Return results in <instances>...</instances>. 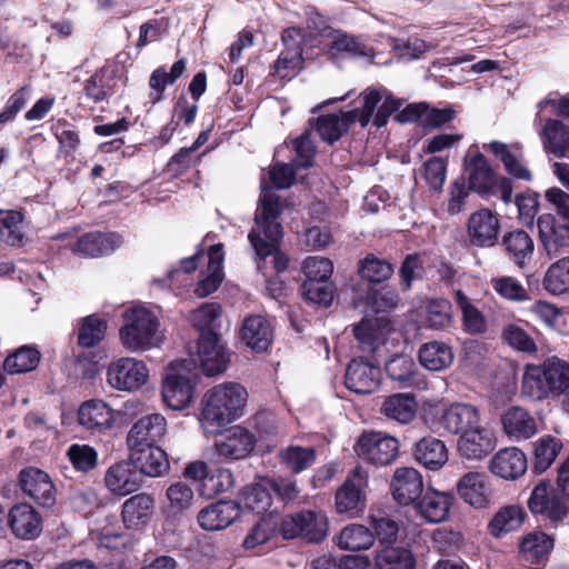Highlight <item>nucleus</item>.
<instances>
[{"label": "nucleus", "mask_w": 569, "mask_h": 569, "mask_svg": "<svg viewBox=\"0 0 569 569\" xmlns=\"http://www.w3.org/2000/svg\"><path fill=\"white\" fill-rule=\"evenodd\" d=\"M129 457L143 477H161L169 472L170 463L167 452L159 446H129Z\"/></svg>", "instance_id": "obj_24"}, {"label": "nucleus", "mask_w": 569, "mask_h": 569, "mask_svg": "<svg viewBox=\"0 0 569 569\" xmlns=\"http://www.w3.org/2000/svg\"><path fill=\"white\" fill-rule=\"evenodd\" d=\"M284 34L290 33L297 42V48L301 50L302 56L307 59H313L315 57L327 53V44L323 39H328V34L322 32L308 31L302 27H287L283 30Z\"/></svg>", "instance_id": "obj_45"}, {"label": "nucleus", "mask_w": 569, "mask_h": 569, "mask_svg": "<svg viewBox=\"0 0 569 569\" xmlns=\"http://www.w3.org/2000/svg\"><path fill=\"white\" fill-rule=\"evenodd\" d=\"M41 352L36 346L24 345L10 352L3 361V370L8 375L31 372L37 369Z\"/></svg>", "instance_id": "obj_43"}, {"label": "nucleus", "mask_w": 569, "mask_h": 569, "mask_svg": "<svg viewBox=\"0 0 569 569\" xmlns=\"http://www.w3.org/2000/svg\"><path fill=\"white\" fill-rule=\"evenodd\" d=\"M496 447V437L493 432L481 423L478 428H472L460 435L458 440V450L467 459H482L488 456Z\"/></svg>", "instance_id": "obj_32"}, {"label": "nucleus", "mask_w": 569, "mask_h": 569, "mask_svg": "<svg viewBox=\"0 0 569 569\" xmlns=\"http://www.w3.org/2000/svg\"><path fill=\"white\" fill-rule=\"evenodd\" d=\"M247 398V390L239 383L216 386L206 393L201 415L206 421L223 427L243 415Z\"/></svg>", "instance_id": "obj_4"}, {"label": "nucleus", "mask_w": 569, "mask_h": 569, "mask_svg": "<svg viewBox=\"0 0 569 569\" xmlns=\"http://www.w3.org/2000/svg\"><path fill=\"white\" fill-rule=\"evenodd\" d=\"M543 288L551 295L569 293V256L551 263L542 280Z\"/></svg>", "instance_id": "obj_59"}, {"label": "nucleus", "mask_w": 569, "mask_h": 569, "mask_svg": "<svg viewBox=\"0 0 569 569\" xmlns=\"http://www.w3.org/2000/svg\"><path fill=\"white\" fill-rule=\"evenodd\" d=\"M51 133L58 141V150L64 157H73L81 147L80 132L77 126L64 118L58 119L51 124Z\"/></svg>", "instance_id": "obj_48"}, {"label": "nucleus", "mask_w": 569, "mask_h": 569, "mask_svg": "<svg viewBox=\"0 0 569 569\" xmlns=\"http://www.w3.org/2000/svg\"><path fill=\"white\" fill-rule=\"evenodd\" d=\"M531 515L557 527L569 516V495L559 491L552 480L541 479L527 500Z\"/></svg>", "instance_id": "obj_6"}, {"label": "nucleus", "mask_w": 569, "mask_h": 569, "mask_svg": "<svg viewBox=\"0 0 569 569\" xmlns=\"http://www.w3.org/2000/svg\"><path fill=\"white\" fill-rule=\"evenodd\" d=\"M569 388V363L556 356L541 365H527L521 393L532 400H542L550 393L561 395Z\"/></svg>", "instance_id": "obj_3"}, {"label": "nucleus", "mask_w": 569, "mask_h": 569, "mask_svg": "<svg viewBox=\"0 0 569 569\" xmlns=\"http://www.w3.org/2000/svg\"><path fill=\"white\" fill-rule=\"evenodd\" d=\"M359 106L340 111V114H321L316 119V131L328 144L340 140L352 124L359 123L362 129L370 122L381 129L388 124L393 112L403 104V99L396 97L385 87H367L357 97Z\"/></svg>", "instance_id": "obj_1"}, {"label": "nucleus", "mask_w": 569, "mask_h": 569, "mask_svg": "<svg viewBox=\"0 0 569 569\" xmlns=\"http://www.w3.org/2000/svg\"><path fill=\"white\" fill-rule=\"evenodd\" d=\"M366 486L367 476L362 475L360 467H357L336 491V511L349 518L360 516L366 509V493L363 491Z\"/></svg>", "instance_id": "obj_10"}, {"label": "nucleus", "mask_w": 569, "mask_h": 569, "mask_svg": "<svg viewBox=\"0 0 569 569\" xmlns=\"http://www.w3.org/2000/svg\"><path fill=\"white\" fill-rule=\"evenodd\" d=\"M413 457L425 468L439 470L448 461V450L442 440L428 436L415 443Z\"/></svg>", "instance_id": "obj_40"}, {"label": "nucleus", "mask_w": 569, "mask_h": 569, "mask_svg": "<svg viewBox=\"0 0 569 569\" xmlns=\"http://www.w3.org/2000/svg\"><path fill=\"white\" fill-rule=\"evenodd\" d=\"M122 243V236L118 232L91 231L79 237L72 247V251L87 257L98 258L113 253Z\"/></svg>", "instance_id": "obj_25"}, {"label": "nucleus", "mask_w": 569, "mask_h": 569, "mask_svg": "<svg viewBox=\"0 0 569 569\" xmlns=\"http://www.w3.org/2000/svg\"><path fill=\"white\" fill-rule=\"evenodd\" d=\"M273 339V329L266 317L251 315L244 318L240 328L241 342L253 352L268 350Z\"/></svg>", "instance_id": "obj_29"}, {"label": "nucleus", "mask_w": 569, "mask_h": 569, "mask_svg": "<svg viewBox=\"0 0 569 569\" xmlns=\"http://www.w3.org/2000/svg\"><path fill=\"white\" fill-rule=\"evenodd\" d=\"M149 371L143 361L133 358H121L112 362L107 372L111 387L130 391L140 388L148 379Z\"/></svg>", "instance_id": "obj_14"}, {"label": "nucleus", "mask_w": 569, "mask_h": 569, "mask_svg": "<svg viewBox=\"0 0 569 569\" xmlns=\"http://www.w3.org/2000/svg\"><path fill=\"white\" fill-rule=\"evenodd\" d=\"M23 220L24 214L21 211L0 210V239L8 246H23Z\"/></svg>", "instance_id": "obj_50"}, {"label": "nucleus", "mask_w": 569, "mask_h": 569, "mask_svg": "<svg viewBox=\"0 0 569 569\" xmlns=\"http://www.w3.org/2000/svg\"><path fill=\"white\" fill-rule=\"evenodd\" d=\"M18 483L21 491L43 508H50L56 503L57 490L49 475L36 467H27L20 470Z\"/></svg>", "instance_id": "obj_12"}, {"label": "nucleus", "mask_w": 569, "mask_h": 569, "mask_svg": "<svg viewBox=\"0 0 569 569\" xmlns=\"http://www.w3.org/2000/svg\"><path fill=\"white\" fill-rule=\"evenodd\" d=\"M154 511V498L140 492L128 498L121 507V519L127 529L141 530L151 520Z\"/></svg>", "instance_id": "obj_30"}, {"label": "nucleus", "mask_w": 569, "mask_h": 569, "mask_svg": "<svg viewBox=\"0 0 569 569\" xmlns=\"http://www.w3.org/2000/svg\"><path fill=\"white\" fill-rule=\"evenodd\" d=\"M453 500L455 497L451 492L428 490L413 506L428 522L440 523L448 518Z\"/></svg>", "instance_id": "obj_34"}, {"label": "nucleus", "mask_w": 569, "mask_h": 569, "mask_svg": "<svg viewBox=\"0 0 569 569\" xmlns=\"http://www.w3.org/2000/svg\"><path fill=\"white\" fill-rule=\"evenodd\" d=\"M280 39L283 48L271 66L270 76L281 81H290L305 69L306 58L290 33L284 34L281 31Z\"/></svg>", "instance_id": "obj_18"}, {"label": "nucleus", "mask_w": 569, "mask_h": 569, "mask_svg": "<svg viewBox=\"0 0 569 569\" xmlns=\"http://www.w3.org/2000/svg\"><path fill=\"white\" fill-rule=\"evenodd\" d=\"M483 148L489 150L503 164L506 172L515 179L531 181V171L521 162V147L518 143L507 144L505 142L493 140Z\"/></svg>", "instance_id": "obj_31"}, {"label": "nucleus", "mask_w": 569, "mask_h": 569, "mask_svg": "<svg viewBox=\"0 0 569 569\" xmlns=\"http://www.w3.org/2000/svg\"><path fill=\"white\" fill-rule=\"evenodd\" d=\"M187 71V59L180 58L172 66L168 72L164 67L154 69L149 79V86L156 91V97L152 102H158L163 98V92L168 84H174L176 81L183 76Z\"/></svg>", "instance_id": "obj_58"}, {"label": "nucleus", "mask_w": 569, "mask_h": 569, "mask_svg": "<svg viewBox=\"0 0 569 569\" xmlns=\"http://www.w3.org/2000/svg\"><path fill=\"white\" fill-rule=\"evenodd\" d=\"M505 433L516 440L529 439L537 432L535 418L523 408L512 406L501 415Z\"/></svg>", "instance_id": "obj_38"}, {"label": "nucleus", "mask_w": 569, "mask_h": 569, "mask_svg": "<svg viewBox=\"0 0 569 569\" xmlns=\"http://www.w3.org/2000/svg\"><path fill=\"white\" fill-rule=\"evenodd\" d=\"M499 216L489 208L472 212L466 223L468 242L476 248H492L499 243Z\"/></svg>", "instance_id": "obj_11"}, {"label": "nucleus", "mask_w": 569, "mask_h": 569, "mask_svg": "<svg viewBox=\"0 0 569 569\" xmlns=\"http://www.w3.org/2000/svg\"><path fill=\"white\" fill-rule=\"evenodd\" d=\"M316 449L290 445L278 452V459L292 473H300L316 462Z\"/></svg>", "instance_id": "obj_49"}, {"label": "nucleus", "mask_w": 569, "mask_h": 569, "mask_svg": "<svg viewBox=\"0 0 569 569\" xmlns=\"http://www.w3.org/2000/svg\"><path fill=\"white\" fill-rule=\"evenodd\" d=\"M336 286L332 281L303 280L300 292L302 298L310 305L318 307L331 306L335 297Z\"/></svg>", "instance_id": "obj_64"}, {"label": "nucleus", "mask_w": 569, "mask_h": 569, "mask_svg": "<svg viewBox=\"0 0 569 569\" xmlns=\"http://www.w3.org/2000/svg\"><path fill=\"white\" fill-rule=\"evenodd\" d=\"M107 329V320L99 315L83 317L77 330V345L86 349L94 348L106 338Z\"/></svg>", "instance_id": "obj_46"}, {"label": "nucleus", "mask_w": 569, "mask_h": 569, "mask_svg": "<svg viewBox=\"0 0 569 569\" xmlns=\"http://www.w3.org/2000/svg\"><path fill=\"white\" fill-rule=\"evenodd\" d=\"M390 489L399 505H415L423 493L422 476L411 467L398 468L392 477Z\"/></svg>", "instance_id": "obj_21"}, {"label": "nucleus", "mask_w": 569, "mask_h": 569, "mask_svg": "<svg viewBox=\"0 0 569 569\" xmlns=\"http://www.w3.org/2000/svg\"><path fill=\"white\" fill-rule=\"evenodd\" d=\"M222 307L219 302H204L190 315L192 327L198 333L219 332Z\"/></svg>", "instance_id": "obj_55"}, {"label": "nucleus", "mask_w": 569, "mask_h": 569, "mask_svg": "<svg viewBox=\"0 0 569 569\" xmlns=\"http://www.w3.org/2000/svg\"><path fill=\"white\" fill-rule=\"evenodd\" d=\"M278 523V515L270 512L262 516L247 533L242 541V547L244 549H253L268 542L277 532L280 535V526Z\"/></svg>", "instance_id": "obj_53"}, {"label": "nucleus", "mask_w": 569, "mask_h": 569, "mask_svg": "<svg viewBox=\"0 0 569 569\" xmlns=\"http://www.w3.org/2000/svg\"><path fill=\"white\" fill-rule=\"evenodd\" d=\"M166 497L168 501L164 506L167 515L177 517L191 507L193 490L188 483L177 481L167 488Z\"/></svg>", "instance_id": "obj_60"}, {"label": "nucleus", "mask_w": 569, "mask_h": 569, "mask_svg": "<svg viewBox=\"0 0 569 569\" xmlns=\"http://www.w3.org/2000/svg\"><path fill=\"white\" fill-rule=\"evenodd\" d=\"M248 240L260 259L264 260L272 256V264L277 274L287 270L289 266L288 256L278 244L264 241L263 238L260 237V230L251 229L248 234Z\"/></svg>", "instance_id": "obj_51"}, {"label": "nucleus", "mask_w": 569, "mask_h": 569, "mask_svg": "<svg viewBox=\"0 0 569 569\" xmlns=\"http://www.w3.org/2000/svg\"><path fill=\"white\" fill-rule=\"evenodd\" d=\"M546 151L558 158L567 156L569 148V127L558 119H548L542 130Z\"/></svg>", "instance_id": "obj_47"}, {"label": "nucleus", "mask_w": 569, "mask_h": 569, "mask_svg": "<svg viewBox=\"0 0 569 569\" xmlns=\"http://www.w3.org/2000/svg\"><path fill=\"white\" fill-rule=\"evenodd\" d=\"M280 536L286 540L300 538L309 543L323 541L329 531V521L325 512L300 510L283 516L278 515Z\"/></svg>", "instance_id": "obj_7"}, {"label": "nucleus", "mask_w": 569, "mask_h": 569, "mask_svg": "<svg viewBox=\"0 0 569 569\" xmlns=\"http://www.w3.org/2000/svg\"><path fill=\"white\" fill-rule=\"evenodd\" d=\"M327 53L331 58L368 57L370 49L360 37L333 29L328 36Z\"/></svg>", "instance_id": "obj_39"}, {"label": "nucleus", "mask_w": 569, "mask_h": 569, "mask_svg": "<svg viewBox=\"0 0 569 569\" xmlns=\"http://www.w3.org/2000/svg\"><path fill=\"white\" fill-rule=\"evenodd\" d=\"M163 402L173 410L187 408L193 396L191 380L182 375L168 373L162 382Z\"/></svg>", "instance_id": "obj_36"}, {"label": "nucleus", "mask_w": 569, "mask_h": 569, "mask_svg": "<svg viewBox=\"0 0 569 569\" xmlns=\"http://www.w3.org/2000/svg\"><path fill=\"white\" fill-rule=\"evenodd\" d=\"M440 426L452 435H462L481 423L477 407L456 402L446 408L439 419Z\"/></svg>", "instance_id": "obj_27"}, {"label": "nucleus", "mask_w": 569, "mask_h": 569, "mask_svg": "<svg viewBox=\"0 0 569 569\" xmlns=\"http://www.w3.org/2000/svg\"><path fill=\"white\" fill-rule=\"evenodd\" d=\"M455 301L461 310L465 330L470 333H483L487 330L485 317L468 296L463 291L457 290L455 292Z\"/></svg>", "instance_id": "obj_62"}, {"label": "nucleus", "mask_w": 569, "mask_h": 569, "mask_svg": "<svg viewBox=\"0 0 569 569\" xmlns=\"http://www.w3.org/2000/svg\"><path fill=\"white\" fill-rule=\"evenodd\" d=\"M457 493L466 503L473 508L489 506L491 489L487 475L478 471L465 473L456 485Z\"/></svg>", "instance_id": "obj_28"}, {"label": "nucleus", "mask_w": 569, "mask_h": 569, "mask_svg": "<svg viewBox=\"0 0 569 569\" xmlns=\"http://www.w3.org/2000/svg\"><path fill=\"white\" fill-rule=\"evenodd\" d=\"M528 469L526 453L516 447H507L497 451L489 462V470L505 480H516Z\"/></svg>", "instance_id": "obj_26"}, {"label": "nucleus", "mask_w": 569, "mask_h": 569, "mask_svg": "<svg viewBox=\"0 0 569 569\" xmlns=\"http://www.w3.org/2000/svg\"><path fill=\"white\" fill-rule=\"evenodd\" d=\"M256 443L257 439L251 431L241 426H234L228 429L214 446L219 456L230 460H240L252 453Z\"/></svg>", "instance_id": "obj_20"}, {"label": "nucleus", "mask_w": 569, "mask_h": 569, "mask_svg": "<svg viewBox=\"0 0 569 569\" xmlns=\"http://www.w3.org/2000/svg\"><path fill=\"white\" fill-rule=\"evenodd\" d=\"M143 481V475L130 458L110 466L104 476L107 488L118 496H128L136 492Z\"/></svg>", "instance_id": "obj_17"}, {"label": "nucleus", "mask_w": 569, "mask_h": 569, "mask_svg": "<svg viewBox=\"0 0 569 569\" xmlns=\"http://www.w3.org/2000/svg\"><path fill=\"white\" fill-rule=\"evenodd\" d=\"M525 327H529L528 322H510L503 326L501 339L517 351L528 355L536 353L538 350L536 341Z\"/></svg>", "instance_id": "obj_52"}, {"label": "nucleus", "mask_w": 569, "mask_h": 569, "mask_svg": "<svg viewBox=\"0 0 569 569\" xmlns=\"http://www.w3.org/2000/svg\"><path fill=\"white\" fill-rule=\"evenodd\" d=\"M555 540L543 531H533L522 537L519 542V556L531 566H545L553 549Z\"/></svg>", "instance_id": "obj_33"}, {"label": "nucleus", "mask_w": 569, "mask_h": 569, "mask_svg": "<svg viewBox=\"0 0 569 569\" xmlns=\"http://www.w3.org/2000/svg\"><path fill=\"white\" fill-rule=\"evenodd\" d=\"M11 532L22 540H33L42 531V518L29 503L21 502L11 507L8 513Z\"/></svg>", "instance_id": "obj_22"}, {"label": "nucleus", "mask_w": 569, "mask_h": 569, "mask_svg": "<svg viewBox=\"0 0 569 569\" xmlns=\"http://www.w3.org/2000/svg\"><path fill=\"white\" fill-rule=\"evenodd\" d=\"M381 382V370L379 366L365 360L363 357L352 359L346 370L345 386L358 395L375 392Z\"/></svg>", "instance_id": "obj_16"}, {"label": "nucleus", "mask_w": 569, "mask_h": 569, "mask_svg": "<svg viewBox=\"0 0 569 569\" xmlns=\"http://www.w3.org/2000/svg\"><path fill=\"white\" fill-rule=\"evenodd\" d=\"M498 244L515 267L519 270L529 268L535 257V240L528 231L520 228L508 230Z\"/></svg>", "instance_id": "obj_13"}, {"label": "nucleus", "mask_w": 569, "mask_h": 569, "mask_svg": "<svg viewBox=\"0 0 569 569\" xmlns=\"http://www.w3.org/2000/svg\"><path fill=\"white\" fill-rule=\"evenodd\" d=\"M78 420L87 429L102 432L112 427L114 416L108 403L100 399H92L81 405Z\"/></svg>", "instance_id": "obj_37"}, {"label": "nucleus", "mask_w": 569, "mask_h": 569, "mask_svg": "<svg viewBox=\"0 0 569 569\" xmlns=\"http://www.w3.org/2000/svg\"><path fill=\"white\" fill-rule=\"evenodd\" d=\"M452 348L442 341L423 343L418 351L420 365L430 371H441L453 362Z\"/></svg>", "instance_id": "obj_41"}, {"label": "nucleus", "mask_w": 569, "mask_h": 569, "mask_svg": "<svg viewBox=\"0 0 569 569\" xmlns=\"http://www.w3.org/2000/svg\"><path fill=\"white\" fill-rule=\"evenodd\" d=\"M122 82L121 67L117 62L107 61L83 81L81 92L94 104L108 103L119 92Z\"/></svg>", "instance_id": "obj_9"}, {"label": "nucleus", "mask_w": 569, "mask_h": 569, "mask_svg": "<svg viewBox=\"0 0 569 569\" xmlns=\"http://www.w3.org/2000/svg\"><path fill=\"white\" fill-rule=\"evenodd\" d=\"M197 356L203 373L208 377L222 373L229 362L226 350L220 343L219 332L199 335Z\"/></svg>", "instance_id": "obj_15"}, {"label": "nucleus", "mask_w": 569, "mask_h": 569, "mask_svg": "<svg viewBox=\"0 0 569 569\" xmlns=\"http://www.w3.org/2000/svg\"><path fill=\"white\" fill-rule=\"evenodd\" d=\"M233 482V475L229 469L212 467L204 477L203 483H200V495L212 498L231 489Z\"/></svg>", "instance_id": "obj_63"}, {"label": "nucleus", "mask_w": 569, "mask_h": 569, "mask_svg": "<svg viewBox=\"0 0 569 569\" xmlns=\"http://www.w3.org/2000/svg\"><path fill=\"white\" fill-rule=\"evenodd\" d=\"M101 357L94 351H83L72 358L67 365V375L72 380H93L100 371Z\"/></svg>", "instance_id": "obj_54"}, {"label": "nucleus", "mask_w": 569, "mask_h": 569, "mask_svg": "<svg viewBox=\"0 0 569 569\" xmlns=\"http://www.w3.org/2000/svg\"><path fill=\"white\" fill-rule=\"evenodd\" d=\"M241 513V506L233 500H218L202 508L197 516L206 531H219L232 525Z\"/></svg>", "instance_id": "obj_19"}, {"label": "nucleus", "mask_w": 569, "mask_h": 569, "mask_svg": "<svg viewBox=\"0 0 569 569\" xmlns=\"http://www.w3.org/2000/svg\"><path fill=\"white\" fill-rule=\"evenodd\" d=\"M462 176L469 189L480 198L489 200L500 194L503 203L512 202L513 183L510 178L498 174L480 151L468 152L462 162Z\"/></svg>", "instance_id": "obj_2"}, {"label": "nucleus", "mask_w": 569, "mask_h": 569, "mask_svg": "<svg viewBox=\"0 0 569 569\" xmlns=\"http://www.w3.org/2000/svg\"><path fill=\"white\" fill-rule=\"evenodd\" d=\"M356 455L373 466H388L399 455L397 438L378 431H363L355 443Z\"/></svg>", "instance_id": "obj_8"}, {"label": "nucleus", "mask_w": 569, "mask_h": 569, "mask_svg": "<svg viewBox=\"0 0 569 569\" xmlns=\"http://www.w3.org/2000/svg\"><path fill=\"white\" fill-rule=\"evenodd\" d=\"M375 541V535L363 525L352 523L345 527L338 536L341 549L359 551L369 549Z\"/></svg>", "instance_id": "obj_57"}, {"label": "nucleus", "mask_w": 569, "mask_h": 569, "mask_svg": "<svg viewBox=\"0 0 569 569\" xmlns=\"http://www.w3.org/2000/svg\"><path fill=\"white\" fill-rule=\"evenodd\" d=\"M526 518L527 512L521 506H503L489 520L487 531L491 537L501 539L511 532L520 530Z\"/></svg>", "instance_id": "obj_35"}, {"label": "nucleus", "mask_w": 569, "mask_h": 569, "mask_svg": "<svg viewBox=\"0 0 569 569\" xmlns=\"http://www.w3.org/2000/svg\"><path fill=\"white\" fill-rule=\"evenodd\" d=\"M416 558L403 546H383L375 556V569H416Z\"/></svg>", "instance_id": "obj_42"}, {"label": "nucleus", "mask_w": 569, "mask_h": 569, "mask_svg": "<svg viewBox=\"0 0 569 569\" xmlns=\"http://www.w3.org/2000/svg\"><path fill=\"white\" fill-rule=\"evenodd\" d=\"M358 272L363 280L370 283H381L390 279L395 267L389 260L368 253L359 261Z\"/></svg>", "instance_id": "obj_56"}, {"label": "nucleus", "mask_w": 569, "mask_h": 569, "mask_svg": "<svg viewBox=\"0 0 569 569\" xmlns=\"http://www.w3.org/2000/svg\"><path fill=\"white\" fill-rule=\"evenodd\" d=\"M119 330L122 345L129 350H148L158 343L159 319L147 308L133 307L123 312Z\"/></svg>", "instance_id": "obj_5"}, {"label": "nucleus", "mask_w": 569, "mask_h": 569, "mask_svg": "<svg viewBox=\"0 0 569 569\" xmlns=\"http://www.w3.org/2000/svg\"><path fill=\"white\" fill-rule=\"evenodd\" d=\"M561 443L551 436L542 437L535 443L531 470L536 475L545 472L556 460Z\"/></svg>", "instance_id": "obj_61"}, {"label": "nucleus", "mask_w": 569, "mask_h": 569, "mask_svg": "<svg viewBox=\"0 0 569 569\" xmlns=\"http://www.w3.org/2000/svg\"><path fill=\"white\" fill-rule=\"evenodd\" d=\"M417 407L418 403L413 395L396 393L383 401L381 411L387 418L406 425L416 417Z\"/></svg>", "instance_id": "obj_44"}, {"label": "nucleus", "mask_w": 569, "mask_h": 569, "mask_svg": "<svg viewBox=\"0 0 569 569\" xmlns=\"http://www.w3.org/2000/svg\"><path fill=\"white\" fill-rule=\"evenodd\" d=\"M167 431L166 418L160 413H151L138 419L127 436L128 446H157Z\"/></svg>", "instance_id": "obj_23"}]
</instances>
